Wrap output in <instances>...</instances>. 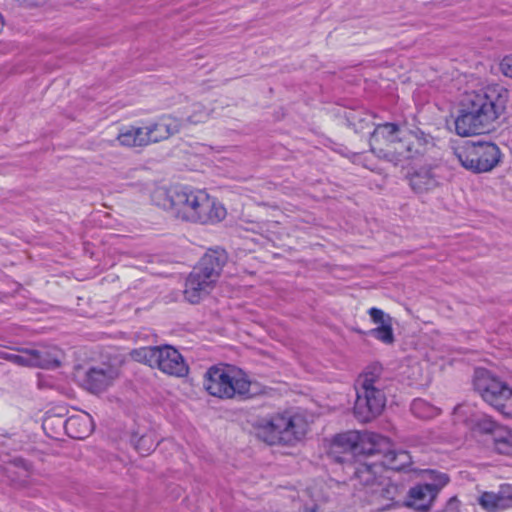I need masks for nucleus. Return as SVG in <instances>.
Here are the masks:
<instances>
[{"instance_id":"1","label":"nucleus","mask_w":512,"mask_h":512,"mask_svg":"<svg viewBox=\"0 0 512 512\" xmlns=\"http://www.w3.org/2000/svg\"><path fill=\"white\" fill-rule=\"evenodd\" d=\"M509 92L499 84H489L464 92L455 129L460 136L485 133L504 113Z\"/></svg>"},{"instance_id":"2","label":"nucleus","mask_w":512,"mask_h":512,"mask_svg":"<svg viewBox=\"0 0 512 512\" xmlns=\"http://www.w3.org/2000/svg\"><path fill=\"white\" fill-rule=\"evenodd\" d=\"M152 201L182 221L199 224H216L226 217L225 207L206 191L164 187L156 188Z\"/></svg>"},{"instance_id":"3","label":"nucleus","mask_w":512,"mask_h":512,"mask_svg":"<svg viewBox=\"0 0 512 512\" xmlns=\"http://www.w3.org/2000/svg\"><path fill=\"white\" fill-rule=\"evenodd\" d=\"M429 143L430 137L419 130L384 123L377 125L371 134L370 149L377 157L397 165L423 153Z\"/></svg>"},{"instance_id":"4","label":"nucleus","mask_w":512,"mask_h":512,"mask_svg":"<svg viewBox=\"0 0 512 512\" xmlns=\"http://www.w3.org/2000/svg\"><path fill=\"white\" fill-rule=\"evenodd\" d=\"M205 391L220 399L252 398L263 392L262 386L249 380L241 370L213 366L203 376Z\"/></svg>"},{"instance_id":"5","label":"nucleus","mask_w":512,"mask_h":512,"mask_svg":"<svg viewBox=\"0 0 512 512\" xmlns=\"http://www.w3.org/2000/svg\"><path fill=\"white\" fill-rule=\"evenodd\" d=\"M253 433L269 445L291 444L306 433L304 418H258Z\"/></svg>"},{"instance_id":"6","label":"nucleus","mask_w":512,"mask_h":512,"mask_svg":"<svg viewBox=\"0 0 512 512\" xmlns=\"http://www.w3.org/2000/svg\"><path fill=\"white\" fill-rule=\"evenodd\" d=\"M473 386L480 397L504 416H512V387L486 369H476Z\"/></svg>"},{"instance_id":"7","label":"nucleus","mask_w":512,"mask_h":512,"mask_svg":"<svg viewBox=\"0 0 512 512\" xmlns=\"http://www.w3.org/2000/svg\"><path fill=\"white\" fill-rule=\"evenodd\" d=\"M223 263L214 253L205 254L186 281L184 296L192 304L199 303L214 288Z\"/></svg>"},{"instance_id":"8","label":"nucleus","mask_w":512,"mask_h":512,"mask_svg":"<svg viewBox=\"0 0 512 512\" xmlns=\"http://www.w3.org/2000/svg\"><path fill=\"white\" fill-rule=\"evenodd\" d=\"M131 357L171 376L183 377L188 373V366L183 357L172 346L141 347L133 350Z\"/></svg>"},{"instance_id":"9","label":"nucleus","mask_w":512,"mask_h":512,"mask_svg":"<svg viewBox=\"0 0 512 512\" xmlns=\"http://www.w3.org/2000/svg\"><path fill=\"white\" fill-rule=\"evenodd\" d=\"M357 399L354 412L357 416H378L385 407L386 398L379 385V376L375 372L362 373L356 384Z\"/></svg>"},{"instance_id":"10","label":"nucleus","mask_w":512,"mask_h":512,"mask_svg":"<svg viewBox=\"0 0 512 512\" xmlns=\"http://www.w3.org/2000/svg\"><path fill=\"white\" fill-rule=\"evenodd\" d=\"M459 163L475 173L491 171L500 160V150L493 143L465 142L454 152Z\"/></svg>"},{"instance_id":"11","label":"nucleus","mask_w":512,"mask_h":512,"mask_svg":"<svg viewBox=\"0 0 512 512\" xmlns=\"http://www.w3.org/2000/svg\"><path fill=\"white\" fill-rule=\"evenodd\" d=\"M431 483L416 484L408 491L405 506L418 512L431 510L440 490L449 483V477L445 473L436 471L427 472Z\"/></svg>"},{"instance_id":"12","label":"nucleus","mask_w":512,"mask_h":512,"mask_svg":"<svg viewBox=\"0 0 512 512\" xmlns=\"http://www.w3.org/2000/svg\"><path fill=\"white\" fill-rule=\"evenodd\" d=\"M81 385L92 393H99L110 387L118 378V369L110 364H101L90 367L85 372L77 373Z\"/></svg>"},{"instance_id":"13","label":"nucleus","mask_w":512,"mask_h":512,"mask_svg":"<svg viewBox=\"0 0 512 512\" xmlns=\"http://www.w3.org/2000/svg\"><path fill=\"white\" fill-rule=\"evenodd\" d=\"M474 433L491 436L495 450L504 455H512V430L498 426L491 418H479L473 425Z\"/></svg>"},{"instance_id":"14","label":"nucleus","mask_w":512,"mask_h":512,"mask_svg":"<svg viewBox=\"0 0 512 512\" xmlns=\"http://www.w3.org/2000/svg\"><path fill=\"white\" fill-rule=\"evenodd\" d=\"M182 121L172 115H163L144 124L148 144L167 140L180 132Z\"/></svg>"},{"instance_id":"15","label":"nucleus","mask_w":512,"mask_h":512,"mask_svg":"<svg viewBox=\"0 0 512 512\" xmlns=\"http://www.w3.org/2000/svg\"><path fill=\"white\" fill-rule=\"evenodd\" d=\"M360 440V432L348 431L337 434L332 439L328 454L337 462L350 461L357 455L358 441Z\"/></svg>"},{"instance_id":"16","label":"nucleus","mask_w":512,"mask_h":512,"mask_svg":"<svg viewBox=\"0 0 512 512\" xmlns=\"http://www.w3.org/2000/svg\"><path fill=\"white\" fill-rule=\"evenodd\" d=\"M368 314L373 323L377 325L376 328L370 331V334L384 344H393L395 338L392 328L391 316L386 314L381 309L375 307L369 309Z\"/></svg>"},{"instance_id":"17","label":"nucleus","mask_w":512,"mask_h":512,"mask_svg":"<svg viewBox=\"0 0 512 512\" xmlns=\"http://www.w3.org/2000/svg\"><path fill=\"white\" fill-rule=\"evenodd\" d=\"M390 442L386 437L374 433H360L357 446V455H382L385 456Z\"/></svg>"},{"instance_id":"18","label":"nucleus","mask_w":512,"mask_h":512,"mask_svg":"<svg viewBox=\"0 0 512 512\" xmlns=\"http://www.w3.org/2000/svg\"><path fill=\"white\" fill-rule=\"evenodd\" d=\"M116 141L120 146L133 148L149 145L146 137L144 125L134 126L126 125L119 129Z\"/></svg>"},{"instance_id":"19","label":"nucleus","mask_w":512,"mask_h":512,"mask_svg":"<svg viewBox=\"0 0 512 512\" xmlns=\"http://www.w3.org/2000/svg\"><path fill=\"white\" fill-rule=\"evenodd\" d=\"M59 427L74 439H84L94 430L92 418H67L65 421H58Z\"/></svg>"},{"instance_id":"20","label":"nucleus","mask_w":512,"mask_h":512,"mask_svg":"<svg viewBox=\"0 0 512 512\" xmlns=\"http://www.w3.org/2000/svg\"><path fill=\"white\" fill-rule=\"evenodd\" d=\"M439 182L430 169L421 168L410 177V186L417 194H425L437 188Z\"/></svg>"},{"instance_id":"21","label":"nucleus","mask_w":512,"mask_h":512,"mask_svg":"<svg viewBox=\"0 0 512 512\" xmlns=\"http://www.w3.org/2000/svg\"><path fill=\"white\" fill-rule=\"evenodd\" d=\"M60 351L56 348L52 349H32L33 367L55 368L61 363Z\"/></svg>"},{"instance_id":"22","label":"nucleus","mask_w":512,"mask_h":512,"mask_svg":"<svg viewBox=\"0 0 512 512\" xmlns=\"http://www.w3.org/2000/svg\"><path fill=\"white\" fill-rule=\"evenodd\" d=\"M374 493V501L380 504L379 509L384 510L390 508L395 499L399 495V487L393 483H386L379 485L376 489L373 490Z\"/></svg>"},{"instance_id":"23","label":"nucleus","mask_w":512,"mask_h":512,"mask_svg":"<svg viewBox=\"0 0 512 512\" xmlns=\"http://www.w3.org/2000/svg\"><path fill=\"white\" fill-rule=\"evenodd\" d=\"M7 473L11 481L20 487H26L30 484L32 470L30 466L22 460L10 464L7 468Z\"/></svg>"},{"instance_id":"24","label":"nucleus","mask_w":512,"mask_h":512,"mask_svg":"<svg viewBox=\"0 0 512 512\" xmlns=\"http://www.w3.org/2000/svg\"><path fill=\"white\" fill-rule=\"evenodd\" d=\"M213 111L214 109L210 103H194L191 106V111L187 120L192 124L204 123L210 118Z\"/></svg>"},{"instance_id":"25","label":"nucleus","mask_w":512,"mask_h":512,"mask_svg":"<svg viewBox=\"0 0 512 512\" xmlns=\"http://www.w3.org/2000/svg\"><path fill=\"white\" fill-rule=\"evenodd\" d=\"M385 463L391 466L392 469H403L411 463V457L406 451H394L391 445L388 448L385 456Z\"/></svg>"},{"instance_id":"26","label":"nucleus","mask_w":512,"mask_h":512,"mask_svg":"<svg viewBox=\"0 0 512 512\" xmlns=\"http://www.w3.org/2000/svg\"><path fill=\"white\" fill-rule=\"evenodd\" d=\"M478 503L487 512L505 510L502 500L500 499L499 491L497 493L483 492L478 498Z\"/></svg>"},{"instance_id":"27","label":"nucleus","mask_w":512,"mask_h":512,"mask_svg":"<svg viewBox=\"0 0 512 512\" xmlns=\"http://www.w3.org/2000/svg\"><path fill=\"white\" fill-rule=\"evenodd\" d=\"M58 421H65L63 418H44L42 427L46 434L53 438H59L64 434V428H60Z\"/></svg>"},{"instance_id":"28","label":"nucleus","mask_w":512,"mask_h":512,"mask_svg":"<svg viewBox=\"0 0 512 512\" xmlns=\"http://www.w3.org/2000/svg\"><path fill=\"white\" fill-rule=\"evenodd\" d=\"M355 477L365 485H372L376 479L375 472L368 464H361L355 469Z\"/></svg>"},{"instance_id":"29","label":"nucleus","mask_w":512,"mask_h":512,"mask_svg":"<svg viewBox=\"0 0 512 512\" xmlns=\"http://www.w3.org/2000/svg\"><path fill=\"white\" fill-rule=\"evenodd\" d=\"M6 358L20 366L33 367L32 349L21 350L18 354H8Z\"/></svg>"},{"instance_id":"30","label":"nucleus","mask_w":512,"mask_h":512,"mask_svg":"<svg viewBox=\"0 0 512 512\" xmlns=\"http://www.w3.org/2000/svg\"><path fill=\"white\" fill-rule=\"evenodd\" d=\"M157 441L152 435H142L135 443L136 449L142 455H147L155 449Z\"/></svg>"},{"instance_id":"31","label":"nucleus","mask_w":512,"mask_h":512,"mask_svg":"<svg viewBox=\"0 0 512 512\" xmlns=\"http://www.w3.org/2000/svg\"><path fill=\"white\" fill-rule=\"evenodd\" d=\"M500 499L505 509L512 507V485L505 484L499 489Z\"/></svg>"},{"instance_id":"32","label":"nucleus","mask_w":512,"mask_h":512,"mask_svg":"<svg viewBox=\"0 0 512 512\" xmlns=\"http://www.w3.org/2000/svg\"><path fill=\"white\" fill-rule=\"evenodd\" d=\"M501 73L512 79V54L503 57L499 64Z\"/></svg>"},{"instance_id":"33","label":"nucleus","mask_w":512,"mask_h":512,"mask_svg":"<svg viewBox=\"0 0 512 512\" xmlns=\"http://www.w3.org/2000/svg\"><path fill=\"white\" fill-rule=\"evenodd\" d=\"M460 505L461 503L457 497H451L445 506L444 512H460Z\"/></svg>"},{"instance_id":"34","label":"nucleus","mask_w":512,"mask_h":512,"mask_svg":"<svg viewBox=\"0 0 512 512\" xmlns=\"http://www.w3.org/2000/svg\"><path fill=\"white\" fill-rule=\"evenodd\" d=\"M473 411L469 405L460 404L454 408V414H472Z\"/></svg>"},{"instance_id":"35","label":"nucleus","mask_w":512,"mask_h":512,"mask_svg":"<svg viewBox=\"0 0 512 512\" xmlns=\"http://www.w3.org/2000/svg\"><path fill=\"white\" fill-rule=\"evenodd\" d=\"M421 405H424L421 401H418L414 404V407H418V406H421Z\"/></svg>"},{"instance_id":"36","label":"nucleus","mask_w":512,"mask_h":512,"mask_svg":"<svg viewBox=\"0 0 512 512\" xmlns=\"http://www.w3.org/2000/svg\"><path fill=\"white\" fill-rule=\"evenodd\" d=\"M54 416L60 417V416H63V414L62 413H56Z\"/></svg>"}]
</instances>
